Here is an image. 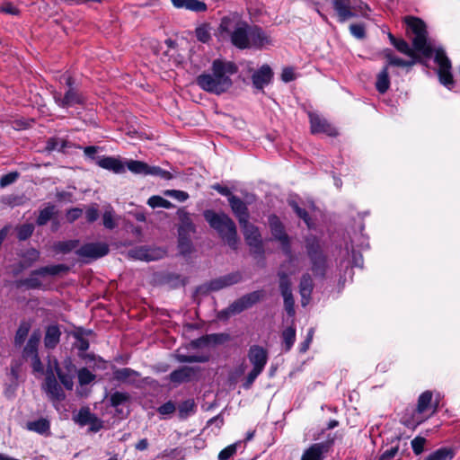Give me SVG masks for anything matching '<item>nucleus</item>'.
Listing matches in <instances>:
<instances>
[{
	"instance_id": "nucleus-1",
	"label": "nucleus",
	"mask_w": 460,
	"mask_h": 460,
	"mask_svg": "<svg viewBox=\"0 0 460 460\" xmlns=\"http://www.w3.org/2000/svg\"><path fill=\"white\" fill-rule=\"evenodd\" d=\"M238 71V66L232 61L214 59L209 70L199 75L195 82L203 91L220 95L228 92L233 86L232 76Z\"/></svg>"
},
{
	"instance_id": "nucleus-2",
	"label": "nucleus",
	"mask_w": 460,
	"mask_h": 460,
	"mask_svg": "<svg viewBox=\"0 0 460 460\" xmlns=\"http://www.w3.org/2000/svg\"><path fill=\"white\" fill-rule=\"evenodd\" d=\"M438 405L432 402V393L423 392L418 398L415 409H407L402 416L401 422L407 428L414 429L437 411Z\"/></svg>"
},
{
	"instance_id": "nucleus-3",
	"label": "nucleus",
	"mask_w": 460,
	"mask_h": 460,
	"mask_svg": "<svg viewBox=\"0 0 460 460\" xmlns=\"http://www.w3.org/2000/svg\"><path fill=\"white\" fill-rule=\"evenodd\" d=\"M204 217L209 226L220 234L227 244L233 249H236L238 238L234 221L226 214H217L211 210L205 211Z\"/></svg>"
},
{
	"instance_id": "nucleus-4",
	"label": "nucleus",
	"mask_w": 460,
	"mask_h": 460,
	"mask_svg": "<svg viewBox=\"0 0 460 460\" xmlns=\"http://www.w3.org/2000/svg\"><path fill=\"white\" fill-rule=\"evenodd\" d=\"M407 25V32L412 34V44L414 49L425 57H430L433 49L427 40L426 25L422 20L413 16L404 17Z\"/></svg>"
},
{
	"instance_id": "nucleus-5",
	"label": "nucleus",
	"mask_w": 460,
	"mask_h": 460,
	"mask_svg": "<svg viewBox=\"0 0 460 460\" xmlns=\"http://www.w3.org/2000/svg\"><path fill=\"white\" fill-rule=\"evenodd\" d=\"M332 4L341 22L358 15L367 16L368 7L360 0H332Z\"/></svg>"
},
{
	"instance_id": "nucleus-6",
	"label": "nucleus",
	"mask_w": 460,
	"mask_h": 460,
	"mask_svg": "<svg viewBox=\"0 0 460 460\" xmlns=\"http://www.w3.org/2000/svg\"><path fill=\"white\" fill-rule=\"evenodd\" d=\"M434 60L438 66V75L439 82L448 89L453 88L455 81L451 72V62L442 49H435Z\"/></svg>"
},
{
	"instance_id": "nucleus-7",
	"label": "nucleus",
	"mask_w": 460,
	"mask_h": 460,
	"mask_svg": "<svg viewBox=\"0 0 460 460\" xmlns=\"http://www.w3.org/2000/svg\"><path fill=\"white\" fill-rule=\"evenodd\" d=\"M64 80L69 89L66 92L64 97L61 96L60 93L54 92L53 98L55 102L62 108H69L83 104L84 102V98L77 92V90L72 87V78L69 75H64Z\"/></svg>"
},
{
	"instance_id": "nucleus-8",
	"label": "nucleus",
	"mask_w": 460,
	"mask_h": 460,
	"mask_svg": "<svg viewBox=\"0 0 460 460\" xmlns=\"http://www.w3.org/2000/svg\"><path fill=\"white\" fill-rule=\"evenodd\" d=\"M42 389L56 408H58L57 404L63 401L66 397L62 387L59 385L55 377V374L50 364L47 368L46 379L42 385Z\"/></svg>"
},
{
	"instance_id": "nucleus-9",
	"label": "nucleus",
	"mask_w": 460,
	"mask_h": 460,
	"mask_svg": "<svg viewBox=\"0 0 460 460\" xmlns=\"http://www.w3.org/2000/svg\"><path fill=\"white\" fill-rule=\"evenodd\" d=\"M244 21L237 13H230L222 18L218 27V36L222 40L230 39L238 30L242 29Z\"/></svg>"
},
{
	"instance_id": "nucleus-10",
	"label": "nucleus",
	"mask_w": 460,
	"mask_h": 460,
	"mask_svg": "<svg viewBox=\"0 0 460 460\" xmlns=\"http://www.w3.org/2000/svg\"><path fill=\"white\" fill-rule=\"evenodd\" d=\"M73 420L80 425H89V431L98 432L103 427V421L95 414L92 413L89 407H82L76 414L73 416Z\"/></svg>"
},
{
	"instance_id": "nucleus-11",
	"label": "nucleus",
	"mask_w": 460,
	"mask_h": 460,
	"mask_svg": "<svg viewBox=\"0 0 460 460\" xmlns=\"http://www.w3.org/2000/svg\"><path fill=\"white\" fill-rule=\"evenodd\" d=\"M49 364L52 366L54 373H57L58 379L64 387L67 390H72L74 387V374L75 372V367L72 361L70 359H66L63 362L64 368H61L58 366V362L56 359L53 361V364Z\"/></svg>"
},
{
	"instance_id": "nucleus-12",
	"label": "nucleus",
	"mask_w": 460,
	"mask_h": 460,
	"mask_svg": "<svg viewBox=\"0 0 460 460\" xmlns=\"http://www.w3.org/2000/svg\"><path fill=\"white\" fill-rule=\"evenodd\" d=\"M247 244L255 253L262 252V240L258 227L250 224L249 221L241 225Z\"/></svg>"
},
{
	"instance_id": "nucleus-13",
	"label": "nucleus",
	"mask_w": 460,
	"mask_h": 460,
	"mask_svg": "<svg viewBox=\"0 0 460 460\" xmlns=\"http://www.w3.org/2000/svg\"><path fill=\"white\" fill-rule=\"evenodd\" d=\"M311 125V132L313 134L323 133L330 137L336 136L338 134L337 129L328 122L327 119L323 118L317 113H308Z\"/></svg>"
},
{
	"instance_id": "nucleus-14",
	"label": "nucleus",
	"mask_w": 460,
	"mask_h": 460,
	"mask_svg": "<svg viewBox=\"0 0 460 460\" xmlns=\"http://www.w3.org/2000/svg\"><path fill=\"white\" fill-rule=\"evenodd\" d=\"M263 294L261 291H254L248 295L243 296L237 301L234 302L227 309L230 314H238L242 311L251 307L252 305L261 300Z\"/></svg>"
},
{
	"instance_id": "nucleus-15",
	"label": "nucleus",
	"mask_w": 460,
	"mask_h": 460,
	"mask_svg": "<svg viewBox=\"0 0 460 460\" xmlns=\"http://www.w3.org/2000/svg\"><path fill=\"white\" fill-rule=\"evenodd\" d=\"M279 288L284 298L285 308L289 315L295 314L294 298L290 288V281L284 273L279 274Z\"/></svg>"
},
{
	"instance_id": "nucleus-16",
	"label": "nucleus",
	"mask_w": 460,
	"mask_h": 460,
	"mask_svg": "<svg viewBox=\"0 0 460 460\" xmlns=\"http://www.w3.org/2000/svg\"><path fill=\"white\" fill-rule=\"evenodd\" d=\"M109 252L108 245L104 243H87L82 246L77 253L82 257L100 258L106 255Z\"/></svg>"
},
{
	"instance_id": "nucleus-17",
	"label": "nucleus",
	"mask_w": 460,
	"mask_h": 460,
	"mask_svg": "<svg viewBox=\"0 0 460 460\" xmlns=\"http://www.w3.org/2000/svg\"><path fill=\"white\" fill-rule=\"evenodd\" d=\"M248 358L253 368L262 371L268 360L267 351L261 346L253 345L249 349Z\"/></svg>"
},
{
	"instance_id": "nucleus-18",
	"label": "nucleus",
	"mask_w": 460,
	"mask_h": 460,
	"mask_svg": "<svg viewBox=\"0 0 460 460\" xmlns=\"http://www.w3.org/2000/svg\"><path fill=\"white\" fill-rule=\"evenodd\" d=\"M96 164L100 167L117 174L124 173L126 171L124 163L118 157L101 156L97 158Z\"/></svg>"
},
{
	"instance_id": "nucleus-19",
	"label": "nucleus",
	"mask_w": 460,
	"mask_h": 460,
	"mask_svg": "<svg viewBox=\"0 0 460 460\" xmlns=\"http://www.w3.org/2000/svg\"><path fill=\"white\" fill-rule=\"evenodd\" d=\"M248 24L244 22L242 29L236 31L232 37H230V40L236 48L239 49H248L251 48L250 42V34L247 32Z\"/></svg>"
},
{
	"instance_id": "nucleus-20",
	"label": "nucleus",
	"mask_w": 460,
	"mask_h": 460,
	"mask_svg": "<svg viewBox=\"0 0 460 460\" xmlns=\"http://www.w3.org/2000/svg\"><path fill=\"white\" fill-rule=\"evenodd\" d=\"M41 339V333L39 330H35L31 332L24 349L22 356L25 358H29L38 354V347Z\"/></svg>"
},
{
	"instance_id": "nucleus-21",
	"label": "nucleus",
	"mask_w": 460,
	"mask_h": 460,
	"mask_svg": "<svg viewBox=\"0 0 460 460\" xmlns=\"http://www.w3.org/2000/svg\"><path fill=\"white\" fill-rule=\"evenodd\" d=\"M229 203L232 210L239 220L240 226L248 222L249 215L246 205L240 199L234 196H231L229 198Z\"/></svg>"
},
{
	"instance_id": "nucleus-22",
	"label": "nucleus",
	"mask_w": 460,
	"mask_h": 460,
	"mask_svg": "<svg viewBox=\"0 0 460 460\" xmlns=\"http://www.w3.org/2000/svg\"><path fill=\"white\" fill-rule=\"evenodd\" d=\"M272 77V71L267 65L262 66L257 72L252 75V83L258 89H262L268 84Z\"/></svg>"
},
{
	"instance_id": "nucleus-23",
	"label": "nucleus",
	"mask_w": 460,
	"mask_h": 460,
	"mask_svg": "<svg viewBox=\"0 0 460 460\" xmlns=\"http://www.w3.org/2000/svg\"><path fill=\"white\" fill-rule=\"evenodd\" d=\"M327 450L323 443H315L310 446L302 455L301 460H323V454Z\"/></svg>"
},
{
	"instance_id": "nucleus-24",
	"label": "nucleus",
	"mask_w": 460,
	"mask_h": 460,
	"mask_svg": "<svg viewBox=\"0 0 460 460\" xmlns=\"http://www.w3.org/2000/svg\"><path fill=\"white\" fill-rule=\"evenodd\" d=\"M312 291L313 279L309 274H305L303 275L299 285V292L302 296V305L305 306L309 303Z\"/></svg>"
},
{
	"instance_id": "nucleus-25",
	"label": "nucleus",
	"mask_w": 460,
	"mask_h": 460,
	"mask_svg": "<svg viewBox=\"0 0 460 460\" xmlns=\"http://www.w3.org/2000/svg\"><path fill=\"white\" fill-rule=\"evenodd\" d=\"M162 251H151L145 247L134 249L129 252L132 258L146 261L158 259L162 255Z\"/></svg>"
},
{
	"instance_id": "nucleus-26",
	"label": "nucleus",
	"mask_w": 460,
	"mask_h": 460,
	"mask_svg": "<svg viewBox=\"0 0 460 460\" xmlns=\"http://www.w3.org/2000/svg\"><path fill=\"white\" fill-rule=\"evenodd\" d=\"M61 332L58 326L51 325L47 328L44 337V345L47 349H54L59 342Z\"/></svg>"
},
{
	"instance_id": "nucleus-27",
	"label": "nucleus",
	"mask_w": 460,
	"mask_h": 460,
	"mask_svg": "<svg viewBox=\"0 0 460 460\" xmlns=\"http://www.w3.org/2000/svg\"><path fill=\"white\" fill-rule=\"evenodd\" d=\"M269 221L273 236L279 240L283 245H286L288 243V237L283 231L282 225L279 218L275 216H272L270 217Z\"/></svg>"
},
{
	"instance_id": "nucleus-28",
	"label": "nucleus",
	"mask_w": 460,
	"mask_h": 460,
	"mask_svg": "<svg viewBox=\"0 0 460 460\" xmlns=\"http://www.w3.org/2000/svg\"><path fill=\"white\" fill-rule=\"evenodd\" d=\"M240 279L241 276L238 273L231 274L212 281L210 283V288L213 290H218L225 287L237 283Z\"/></svg>"
},
{
	"instance_id": "nucleus-29",
	"label": "nucleus",
	"mask_w": 460,
	"mask_h": 460,
	"mask_svg": "<svg viewBox=\"0 0 460 460\" xmlns=\"http://www.w3.org/2000/svg\"><path fill=\"white\" fill-rule=\"evenodd\" d=\"M31 323L27 321H23L20 323L15 335H14V345L22 346L27 338L29 332L31 330Z\"/></svg>"
},
{
	"instance_id": "nucleus-30",
	"label": "nucleus",
	"mask_w": 460,
	"mask_h": 460,
	"mask_svg": "<svg viewBox=\"0 0 460 460\" xmlns=\"http://www.w3.org/2000/svg\"><path fill=\"white\" fill-rule=\"evenodd\" d=\"M251 47H263L270 42L269 37L261 30H254L250 33Z\"/></svg>"
},
{
	"instance_id": "nucleus-31",
	"label": "nucleus",
	"mask_w": 460,
	"mask_h": 460,
	"mask_svg": "<svg viewBox=\"0 0 460 460\" xmlns=\"http://www.w3.org/2000/svg\"><path fill=\"white\" fill-rule=\"evenodd\" d=\"M124 164L133 173L148 175V164L145 162L137 160H128Z\"/></svg>"
},
{
	"instance_id": "nucleus-32",
	"label": "nucleus",
	"mask_w": 460,
	"mask_h": 460,
	"mask_svg": "<svg viewBox=\"0 0 460 460\" xmlns=\"http://www.w3.org/2000/svg\"><path fill=\"white\" fill-rule=\"evenodd\" d=\"M390 85L388 75V68L385 66L384 69L377 75L376 87L380 93H385Z\"/></svg>"
},
{
	"instance_id": "nucleus-33",
	"label": "nucleus",
	"mask_w": 460,
	"mask_h": 460,
	"mask_svg": "<svg viewBox=\"0 0 460 460\" xmlns=\"http://www.w3.org/2000/svg\"><path fill=\"white\" fill-rule=\"evenodd\" d=\"M194 372L190 367H182L171 373L170 379L175 383H181L189 380Z\"/></svg>"
},
{
	"instance_id": "nucleus-34",
	"label": "nucleus",
	"mask_w": 460,
	"mask_h": 460,
	"mask_svg": "<svg viewBox=\"0 0 460 460\" xmlns=\"http://www.w3.org/2000/svg\"><path fill=\"white\" fill-rule=\"evenodd\" d=\"M137 373L130 368H122L115 372V378L119 381L133 383L137 380Z\"/></svg>"
},
{
	"instance_id": "nucleus-35",
	"label": "nucleus",
	"mask_w": 460,
	"mask_h": 460,
	"mask_svg": "<svg viewBox=\"0 0 460 460\" xmlns=\"http://www.w3.org/2000/svg\"><path fill=\"white\" fill-rule=\"evenodd\" d=\"M394 46L396 48L398 51L407 55L410 58H414L418 60V57L416 54V49L410 47V45L404 40H398L396 42H394Z\"/></svg>"
},
{
	"instance_id": "nucleus-36",
	"label": "nucleus",
	"mask_w": 460,
	"mask_h": 460,
	"mask_svg": "<svg viewBox=\"0 0 460 460\" xmlns=\"http://www.w3.org/2000/svg\"><path fill=\"white\" fill-rule=\"evenodd\" d=\"M28 429L40 434H44L49 429V422L45 419H40L38 420L29 422Z\"/></svg>"
},
{
	"instance_id": "nucleus-37",
	"label": "nucleus",
	"mask_w": 460,
	"mask_h": 460,
	"mask_svg": "<svg viewBox=\"0 0 460 460\" xmlns=\"http://www.w3.org/2000/svg\"><path fill=\"white\" fill-rule=\"evenodd\" d=\"M385 58L388 60V65L390 66H413L418 60H415L414 58H410V60H403L400 58H396L393 56L390 52H387L385 54Z\"/></svg>"
},
{
	"instance_id": "nucleus-38",
	"label": "nucleus",
	"mask_w": 460,
	"mask_h": 460,
	"mask_svg": "<svg viewBox=\"0 0 460 460\" xmlns=\"http://www.w3.org/2000/svg\"><path fill=\"white\" fill-rule=\"evenodd\" d=\"M286 350H289L296 341V329L293 326L286 328L282 332Z\"/></svg>"
},
{
	"instance_id": "nucleus-39",
	"label": "nucleus",
	"mask_w": 460,
	"mask_h": 460,
	"mask_svg": "<svg viewBox=\"0 0 460 460\" xmlns=\"http://www.w3.org/2000/svg\"><path fill=\"white\" fill-rule=\"evenodd\" d=\"M147 204L153 208H171L173 207V205L167 199L162 198L161 196H152L148 199Z\"/></svg>"
},
{
	"instance_id": "nucleus-40",
	"label": "nucleus",
	"mask_w": 460,
	"mask_h": 460,
	"mask_svg": "<svg viewBox=\"0 0 460 460\" xmlns=\"http://www.w3.org/2000/svg\"><path fill=\"white\" fill-rule=\"evenodd\" d=\"M103 226L108 229H113L116 226V222L114 219V211L111 206H107L105 208L103 216H102Z\"/></svg>"
},
{
	"instance_id": "nucleus-41",
	"label": "nucleus",
	"mask_w": 460,
	"mask_h": 460,
	"mask_svg": "<svg viewBox=\"0 0 460 460\" xmlns=\"http://www.w3.org/2000/svg\"><path fill=\"white\" fill-rule=\"evenodd\" d=\"M195 403L192 400H187L179 405V415L181 419L187 418L190 414L194 412Z\"/></svg>"
},
{
	"instance_id": "nucleus-42",
	"label": "nucleus",
	"mask_w": 460,
	"mask_h": 460,
	"mask_svg": "<svg viewBox=\"0 0 460 460\" xmlns=\"http://www.w3.org/2000/svg\"><path fill=\"white\" fill-rule=\"evenodd\" d=\"M111 406L118 408L119 405L125 404L129 401V395L127 393L115 392L111 395Z\"/></svg>"
},
{
	"instance_id": "nucleus-43",
	"label": "nucleus",
	"mask_w": 460,
	"mask_h": 460,
	"mask_svg": "<svg viewBox=\"0 0 460 460\" xmlns=\"http://www.w3.org/2000/svg\"><path fill=\"white\" fill-rule=\"evenodd\" d=\"M55 212L54 206H48L42 210H40V215L37 219V224L40 226L45 225L53 216Z\"/></svg>"
},
{
	"instance_id": "nucleus-44",
	"label": "nucleus",
	"mask_w": 460,
	"mask_h": 460,
	"mask_svg": "<svg viewBox=\"0 0 460 460\" xmlns=\"http://www.w3.org/2000/svg\"><path fill=\"white\" fill-rule=\"evenodd\" d=\"M431 456L434 460H451L454 456V452L449 448H439L434 451Z\"/></svg>"
},
{
	"instance_id": "nucleus-45",
	"label": "nucleus",
	"mask_w": 460,
	"mask_h": 460,
	"mask_svg": "<svg viewBox=\"0 0 460 460\" xmlns=\"http://www.w3.org/2000/svg\"><path fill=\"white\" fill-rule=\"evenodd\" d=\"M148 175H155L158 176L164 180H171L172 178V175L170 172L165 171L158 166H149L148 165Z\"/></svg>"
},
{
	"instance_id": "nucleus-46",
	"label": "nucleus",
	"mask_w": 460,
	"mask_h": 460,
	"mask_svg": "<svg viewBox=\"0 0 460 460\" xmlns=\"http://www.w3.org/2000/svg\"><path fill=\"white\" fill-rule=\"evenodd\" d=\"M78 381L80 385H88L94 379V375L87 368H81L78 371Z\"/></svg>"
},
{
	"instance_id": "nucleus-47",
	"label": "nucleus",
	"mask_w": 460,
	"mask_h": 460,
	"mask_svg": "<svg viewBox=\"0 0 460 460\" xmlns=\"http://www.w3.org/2000/svg\"><path fill=\"white\" fill-rule=\"evenodd\" d=\"M66 146V142L63 139L58 137L49 138L47 142L46 149L49 151L53 150H63Z\"/></svg>"
},
{
	"instance_id": "nucleus-48",
	"label": "nucleus",
	"mask_w": 460,
	"mask_h": 460,
	"mask_svg": "<svg viewBox=\"0 0 460 460\" xmlns=\"http://www.w3.org/2000/svg\"><path fill=\"white\" fill-rule=\"evenodd\" d=\"M236 450L237 444L229 445L228 447L220 451V453L218 454V459L228 460L236 453Z\"/></svg>"
},
{
	"instance_id": "nucleus-49",
	"label": "nucleus",
	"mask_w": 460,
	"mask_h": 460,
	"mask_svg": "<svg viewBox=\"0 0 460 460\" xmlns=\"http://www.w3.org/2000/svg\"><path fill=\"white\" fill-rule=\"evenodd\" d=\"M196 36L201 42H207L210 39V31L207 25H201L196 29Z\"/></svg>"
},
{
	"instance_id": "nucleus-50",
	"label": "nucleus",
	"mask_w": 460,
	"mask_h": 460,
	"mask_svg": "<svg viewBox=\"0 0 460 460\" xmlns=\"http://www.w3.org/2000/svg\"><path fill=\"white\" fill-rule=\"evenodd\" d=\"M164 193L165 196L172 197L181 202L185 201L189 198V194L183 190H166Z\"/></svg>"
},
{
	"instance_id": "nucleus-51",
	"label": "nucleus",
	"mask_w": 460,
	"mask_h": 460,
	"mask_svg": "<svg viewBox=\"0 0 460 460\" xmlns=\"http://www.w3.org/2000/svg\"><path fill=\"white\" fill-rule=\"evenodd\" d=\"M426 439L422 437H416L411 440V447L415 455H420L424 450Z\"/></svg>"
},
{
	"instance_id": "nucleus-52",
	"label": "nucleus",
	"mask_w": 460,
	"mask_h": 460,
	"mask_svg": "<svg viewBox=\"0 0 460 460\" xmlns=\"http://www.w3.org/2000/svg\"><path fill=\"white\" fill-rule=\"evenodd\" d=\"M66 268L64 265H54V266H48L43 267L39 270V273L41 275H57L59 272L65 270Z\"/></svg>"
},
{
	"instance_id": "nucleus-53",
	"label": "nucleus",
	"mask_w": 460,
	"mask_h": 460,
	"mask_svg": "<svg viewBox=\"0 0 460 460\" xmlns=\"http://www.w3.org/2000/svg\"><path fill=\"white\" fill-rule=\"evenodd\" d=\"M19 177V173L17 172H9L0 179V187L4 188L12 183H13Z\"/></svg>"
},
{
	"instance_id": "nucleus-54",
	"label": "nucleus",
	"mask_w": 460,
	"mask_h": 460,
	"mask_svg": "<svg viewBox=\"0 0 460 460\" xmlns=\"http://www.w3.org/2000/svg\"><path fill=\"white\" fill-rule=\"evenodd\" d=\"M185 8L195 12H202L207 9V5L205 3L198 0H187Z\"/></svg>"
},
{
	"instance_id": "nucleus-55",
	"label": "nucleus",
	"mask_w": 460,
	"mask_h": 460,
	"mask_svg": "<svg viewBox=\"0 0 460 460\" xmlns=\"http://www.w3.org/2000/svg\"><path fill=\"white\" fill-rule=\"evenodd\" d=\"M34 230V226L31 224H26L22 226L18 229V238L20 240H25L30 237Z\"/></svg>"
},
{
	"instance_id": "nucleus-56",
	"label": "nucleus",
	"mask_w": 460,
	"mask_h": 460,
	"mask_svg": "<svg viewBox=\"0 0 460 460\" xmlns=\"http://www.w3.org/2000/svg\"><path fill=\"white\" fill-rule=\"evenodd\" d=\"M31 360V367L35 375L42 376L44 374V367L40 361L39 355L30 358Z\"/></svg>"
},
{
	"instance_id": "nucleus-57",
	"label": "nucleus",
	"mask_w": 460,
	"mask_h": 460,
	"mask_svg": "<svg viewBox=\"0 0 460 460\" xmlns=\"http://www.w3.org/2000/svg\"><path fill=\"white\" fill-rule=\"evenodd\" d=\"M349 31L350 33L358 39H363L365 37V27L363 24L353 23L349 26Z\"/></svg>"
},
{
	"instance_id": "nucleus-58",
	"label": "nucleus",
	"mask_w": 460,
	"mask_h": 460,
	"mask_svg": "<svg viewBox=\"0 0 460 460\" xmlns=\"http://www.w3.org/2000/svg\"><path fill=\"white\" fill-rule=\"evenodd\" d=\"M78 242L77 241H67V242H62L58 243L56 247L58 250L63 252H69L73 249H75L77 246Z\"/></svg>"
},
{
	"instance_id": "nucleus-59",
	"label": "nucleus",
	"mask_w": 460,
	"mask_h": 460,
	"mask_svg": "<svg viewBox=\"0 0 460 460\" xmlns=\"http://www.w3.org/2000/svg\"><path fill=\"white\" fill-rule=\"evenodd\" d=\"M174 411H175V405L172 402H167L164 403L163 405H161L157 409V411L161 415H169V414H172V412H174Z\"/></svg>"
},
{
	"instance_id": "nucleus-60",
	"label": "nucleus",
	"mask_w": 460,
	"mask_h": 460,
	"mask_svg": "<svg viewBox=\"0 0 460 460\" xmlns=\"http://www.w3.org/2000/svg\"><path fill=\"white\" fill-rule=\"evenodd\" d=\"M261 370L252 368V370L248 374L246 381L243 385L244 388L248 389L251 387L254 380L257 378V376L261 373Z\"/></svg>"
},
{
	"instance_id": "nucleus-61",
	"label": "nucleus",
	"mask_w": 460,
	"mask_h": 460,
	"mask_svg": "<svg viewBox=\"0 0 460 460\" xmlns=\"http://www.w3.org/2000/svg\"><path fill=\"white\" fill-rule=\"evenodd\" d=\"M83 214V210L81 208H71L67 211L66 217L68 222L72 223L79 218Z\"/></svg>"
},
{
	"instance_id": "nucleus-62",
	"label": "nucleus",
	"mask_w": 460,
	"mask_h": 460,
	"mask_svg": "<svg viewBox=\"0 0 460 460\" xmlns=\"http://www.w3.org/2000/svg\"><path fill=\"white\" fill-rule=\"evenodd\" d=\"M0 12L12 15H17L19 13L18 8L11 3H4L0 6Z\"/></svg>"
},
{
	"instance_id": "nucleus-63",
	"label": "nucleus",
	"mask_w": 460,
	"mask_h": 460,
	"mask_svg": "<svg viewBox=\"0 0 460 460\" xmlns=\"http://www.w3.org/2000/svg\"><path fill=\"white\" fill-rule=\"evenodd\" d=\"M85 217L88 222H94L99 217L98 208L95 206L89 207L86 209Z\"/></svg>"
},
{
	"instance_id": "nucleus-64",
	"label": "nucleus",
	"mask_w": 460,
	"mask_h": 460,
	"mask_svg": "<svg viewBox=\"0 0 460 460\" xmlns=\"http://www.w3.org/2000/svg\"><path fill=\"white\" fill-rule=\"evenodd\" d=\"M295 78H296V75H295L293 68L286 67L283 69V71L281 73L282 81L288 83V82L293 81Z\"/></svg>"
}]
</instances>
